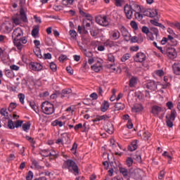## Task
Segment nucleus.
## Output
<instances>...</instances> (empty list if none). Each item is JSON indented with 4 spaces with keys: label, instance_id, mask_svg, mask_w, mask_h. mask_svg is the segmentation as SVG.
I'll list each match as a JSON object with an SVG mask.
<instances>
[{
    "label": "nucleus",
    "instance_id": "nucleus-1",
    "mask_svg": "<svg viewBox=\"0 0 180 180\" xmlns=\"http://www.w3.org/2000/svg\"><path fill=\"white\" fill-rule=\"evenodd\" d=\"M21 36H23V30H22L20 27L15 28L13 32L12 37L13 39L14 37V45L20 51L23 49V44H26V43H27L26 37H20Z\"/></svg>",
    "mask_w": 180,
    "mask_h": 180
},
{
    "label": "nucleus",
    "instance_id": "nucleus-2",
    "mask_svg": "<svg viewBox=\"0 0 180 180\" xmlns=\"http://www.w3.org/2000/svg\"><path fill=\"white\" fill-rule=\"evenodd\" d=\"M63 169H68L70 172H75V174H79V171L78 169V166L77 165V163L72 160H68L64 162V163L62 165Z\"/></svg>",
    "mask_w": 180,
    "mask_h": 180
},
{
    "label": "nucleus",
    "instance_id": "nucleus-3",
    "mask_svg": "<svg viewBox=\"0 0 180 180\" xmlns=\"http://www.w3.org/2000/svg\"><path fill=\"white\" fill-rule=\"evenodd\" d=\"M41 110L44 115H53L54 113V105L49 101H44L41 105Z\"/></svg>",
    "mask_w": 180,
    "mask_h": 180
},
{
    "label": "nucleus",
    "instance_id": "nucleus-4",
    "mask_svg": "<svg viewBox=\"0 0 180 180\" xmlns=\"http://www.w3.org/2000/svg\"><path fill=\"white\" fill-rule=\"evenodd\" d=\"M129 178H132L135 180L143 179V175H144V172L141 169H135L133 172H129Z\"/></svg>",
    "mask_w": 180,
    "mask_h": 180
},
{
    "label": "nucleus",
    "instance_id": "nucleus-5",
    "mask_svg": "<svg viewBox=\"0 0 180 180\" xmlns=\"http://www.w3.org/2000/svg\"><path fill=\"white\" fill-rule=\"evenodd\" d=\"M158 84L160 82H155L154 80H149L146 84H143V88L149 89V91H157Z\"/></svg>",
    "mask_w": 180,
    "mask_h": 180
},
{
    "label": "nucleus",
    "instance_id": "nucleus-6",
    "mask_svg": "<svg viewBox=\"0 0 180 180\" xmlns=\"http://www.w3.org/2000/svg\"><path fill=\"white\" fill-rule=\"evenodd\" d=\"M95 20L100 26H109V21H108V17L106 15L103 17H102V15L96 16Z\"/></svg>",
    "mask_w": 180,
    "mask_h": 180
},
{
    "label": "nucleus",
    "instance_id": "nucleus-7",
    "mask_svg": "<svg viewBox=\"0 0 180 180\" xmlns=\"http://www.w3.org/2000/svg\"><path fill=\"white\" fill-rule=\"evenodd\" d=\"M134 60L136 63H144V61L147 60V56H146L144 53L139 52L134 57Z\"/></svg>",
    "mask_w": 180,
    "mask_h": 180
},
{
    "label": "nucleus",
    "instance_id": "nucleus-8",
    "mask_svg": "<svg viewBox=\"0 0 180 180\" xmlns=\"http://www.w3.org/2000/svg\"><path fill=\"white\" fill-rule=\"evenodd\" d=\"M166 55L172 60H174V58H176V56H178V53H176L175 48L169 47L166 48Z\"/></svg>",
    "mask_w": 180,
    "mask_h": 180
},
{
    "label": "nucleus",
    "instance_id": "nucleus-9",
    "mask_svg": "<svg viewBox=\"0 0 180 180\" xmlns=\"http://www.w3.org/2000/svg\"><path fill=\"white\" fill-rule=\"evenodd\" d=\"M124 12L127 16V19H131L133 18V12L134 11L129 6V4H125Z\"/></svg>",
    "mask_w": 180,
    "mask_h": 180
},
{
    "label": "nucleus",
    "instance_id": "nucleus-10",
    "mask_svg": "<svg viewBox=\"0 0 180 180\" xmlns=\"http://www.w3.org/2000/svg\"><path fill=\"white\" fill-rule=\"evenodd\" d=\"M29 65L32 71H41V70H43V66L39 63L31 62Z\"/></svg>",
    "mask_w": 180,
    "mask_h": 180
},
{
    "label": "nucleus",
    "instance_id": "nucleus-11",
    "mask_svg": "<svg viewBox=\"0 0 180 180\" xmlns=\"http://www.w3.org/2000/svg\"><path fill=\"white\" fill-rule=\"evenodd\" d=\"M129 6L135 13L141 12V8L140 7V6L139 4H136V3L134 1H130Z\"/></svg>",
    "mask_w": 180,
    "mask_h": 180
},
{
    "label": "nucleus",
    "instance_id": "nucleus-12",
    "mask_svg": "<svg viewBox=\"0 0 180 180\" xmlns=\"http://www.w3.org/2000/svg\"><path fill=\"white\" fill-rule=\"evenodd\" d=\"M161 112H162V108L161 107L158 106V105H153L152 107L151 113H153V115L155 117H158V115H160V113H161Z\"/></svg>",
    "mask_w": 180,
    "mask_h": 180
},
{
    "label": "nucleus",
    "instance_id": "nucleus-13",
    "mask_svg": "<svg viewBox=\"0 0 180 180\" xmlns=\"http://www.w3.org/2000/svg\"><path fill=\"white\" fill-rule=\"evenodd\" d=\"M172 70H173V72H174V74H175V75H180V63H174L172 65Z\"/></svg>",
    "mask_w": 180,
    "mask_h": 180
},
{
    "label": "nucleus",
    "instance_id": "nucleus-14",
    "mask_svg": "<svg viewBox=\"0 0 180 180\" xmlns=\"http://www.w3.org/2000/svg\"><path fill=\"white\" fill-rule=\"evenodd\" d=\"M20 19L24 23H27V16L26 15V13H25V9L23 8L20 10Z\"/></svg>",
    "mask_w": 180,
    "mask_h": 180
},
{
    "label": "nucleus",
    "instance_id": "nucleus-15",
    "mask_svg": "<svg viewBox=\"0 0 180 180\" xmlns=\"http://www.w3.org/2000/svg\"><path fill=\"white\" fill-rule=\"evenodd\" d=\"M120 32L123 37H131V35L129 33V31H127V29H126L124 26L121 27Z\"/></svg>",
    "mask_w": 180,
    "mask_h": 180
},
{
    "label": "nucleus",
    "instance_id": "nucleus-16",
    "mask_svg": "<svg viewBox=\"0 0 180 180\" xmlns=\"http://www.w3.org/2000/svg\"><path fill=\"white\" fill-rule=\"evenodd\" d=\"M72 94V90L71 89H65L62 90L61 94H59L60 98H65V95H70Z\"/></svg>",
    "mask_w": 180,
    "mask_h": 180
},
{
    "label": "nucleus",
    "instance_id": "nucleus-17",
    "mask_svg": "<svg viewBox=\"0 0 180 180\" xmlns=\"http://www.w3.org/2000/svg\"><path fill=\"white\" fill-rule=\"evenodd\" d=\"M79 13L81 15V16H83L84 18H87V20H90V22H91L92 23V15L84 12L81 8H79Z\"/></svg>",
    "mask_w": 180,
    "mask_h": 180
},
{
    "label": "nucleus",
    "instance_id": "nucleus-18",
    "mask_svg": "<svg viewBox=\"0 0 180 180\" xmlns=\"http://www.w3.org/2000/svg\"><path fill=\"white\" fill-rule=\"evenodd\" d=\"M91 36L96 39L98 34H99V29L96 28V27H93L90 30Z\"/></svg>",
    "mask_w": 180,
    "mask_h": 180
},
{
    "label": "nucleus",
    "instance_id": "nucleus-19",
    "mask_svg": "<svg viewBox=\"0 0 180 180\" xmlns=\"http://www.w3.org/2000/svg\"><path fill=\"white\" fill-rule=\"evenodd\" d=\"M129 151H135L137 150V140H134L131 142V145L128 146Z\"/></svg>",
    "mask_w": 180,
    "mask_h": 180
},
{
    "label": "nucleus",
    "instance_id": "nucleus-20",
    "mask_svg": "<svg viewBox=\"0 0 180 180\" xmlns=\"http://www.w3.org/2000/svg\"><path fill=\"white\" fill-rule=\"evenodd\" d=\"M105 130L109 134H113V124L112 123H108L105 127Z\"/></svg>",
    "mask_w": 180,
    "mask_h": 180
},
{
    "label": "nucleus",
    "instance_id": "nucleus-21",
    "mask_svg": "<svg viewBox=\"0 0 180 180\" xmlns=\"http://www.w3.org/2000/svg\"><path fill=\"white\" fill-rule=\"evenodd\" d=\"M98 64H95L94 65H91V70H93V71H94L95 72H99V71H101V70H102V64L99 63V61H98Z\"/></svg>",
    "mask_w": 180,
    "mask_h": 180
},
{
    "label": "nucleus",
    "instance_id": "nucleus-22",
    "mask_svg": "<svg viewBox=\"0 0 180 180\" xmlns=\"http://www.w3.org/2000/svg\"><path fill=\"white\" fill-rule=\"evenodd\" d=\"M109 106H110L109 102H108L107 101H104L101 106V112H106L108 109H109Z\"/></svg>",
    "mask_w": 180,
    "mask_h": 180
},
{
    "label": "nucleus",
    "instance_id": "nucleus-23",
    "mask_svg": "<svg viewBox=\"0 0 180 180\" xmlns=\"http://www.w3.org/2000/svg\"><path fill=\"white\" fill-rule=\"evenodd\" d=\"M150 33L151 34H155L156 36V40L158 39V37L160 36L158 29L155 27H151L150 28Z\"/></svg>",
    "mask_w": 180,
    "mask_h": 180
},
{
    "label": "nucleus",
    "instance_id": "nucleus-24",
    "mask_svg": "<svg viewBox=\"0 0 180 180\" xmlns=\"http://www.w3.org/2000/svg\"><path fill=\"white\" fill-rule=\"evenodd\" d=\"M143 108L141 104H135L134 108H132L133 112H135V113H137L139 112H141L143 110Z\"/></svg>",
    "mask_w": 180,
    "mask_h": 180
},
{
    "label": "nucleus",
    "instance_id": "nucleus-25",
    "mask_svg": "<svg viewBox=\"0 0 180 180\" xmlns=\"http://www.w3.org/2000/svg\"><path fill=\"white\" fill-rule=\"evenodd\" d=\"M30 105L32 108V109H33V110H34V112L36 113H39L40 112V110L39 109V106H37V105H36V103H34V101H31L30 103Z\"/></svg>",
    "mask_w": 180,
    "mask_h": 180
},
{
    "label": "nucleus",
    "instance_id": "nucleus-26",
    "mask_svg": "<svg viewBox=\"0 0 180 180\" xmlns=\"http://www.w3.org/2000/svg\"><path fill=\"white\" fill-rule=\"evenodd\" d=\"M137 84V77H132L129 79V86L130 88H134V86Z\"/></svg>",
    "mask_w": 180,
    "mask_h": 180
},
{
    "label": "nucleus",
    "instance_id": "nucleus-27",
    "mask_svg": "<svg viewBox=\"0 0 180 180\" xmlns=\"http://www.w3.org/2000/svg\"><path fill=\"white\" fill-rule=\"evenodd\" d=\"M112 37L114 40H118V39H120V32L119 30H115L112 31Z\"/></svg>",
    "mask_w": 180,
    "mask_h": 180
},
{
    "label": "nucleus",
    "instance_id": "nucleus-28",
    "mask_svg": "<svg viewBox=\"0 0 180 180\" xmlns=\"http://www.w3.org/2000/svg\"><path fill=\"white\" fill-rule=\"evenodd\" d=\"M176 115V111L175 110H172L169 117H168V115H166V119L169 120H172L174 122V120H175Z\"/></svg>",
    "mask_w": 180,
    "mask_h": 180
},
{
    "label": "nucleus",
    "instance_id": "nucleus-29",
    "mask_svg": "<svg viewBox=\"0 0 180 180\" xmlns=\"http://www.w3.org/2000/svg\"><path fill=\"white\" fill-rule=\"evenodd\" d=\"M120 172L123 175L124 178L129 175V172L127 171V169L122 167H119Z\"/></svg>",
    "mask_w": 180,
    "mask_h": 180
},
{
    "label": "nucleus",
    "instance_id": "nucleus-30",
    "mask_svg": "<svg viewBox=\"0 0 180 180\" xmlns=\"http://www.w3.org/2000/svg\"><path fill=\"white\" fill-rule=\"evenodd\" d=\"M124 109V104L122 103H116L115 105V110H123Z\"/></svg>",
    "mask_w": 180,
    "mask_h": 180
},
{
    "label": "nucleus",
    "instance_id": "nucleus-31",
    "mask_svg": "<svg viewBox=\"0 0 180 180\" xmlns=\"http://www.w3.org/2000/svg\"><path fill=\"white\" fill-rule=\"evenodd\" d=\"M150 136H151V134H150V132L145 131L142 134L141 139H142V140H144V141H148V139H150Z\"/></svg>",
    "mask_w": 180,
    "mask_h": 180
},
{
    "label": "nucleus",
    "instance_id": "nucleus-32",
    "mask_svg": "<svg viewBox=\"0 0 180 180\" xmlns=\"http://www.w3.org/2000/svg\"><path fill=\"white\" fill-rule=\"evenodd\" d=\"M45 43L46 46H49L50 47H54V42H53V39L50 37H47L45 39Z\"/></svg>",
    "mask_w": 180,
    "mask_h": 180
},
{
    "label": "nucleus",
    "instance_id": "nucleus-33",
    "mask_svg": "<svg viewBox=\"0 0 180 180\" xmlns=\"http://www.w3.org/2000/svg\"><path fill=\"white\" fill-rule=\"evenodd\" d=\"M30 126H32V124H30V122L22 124V130H24V131H27V130H30Z\"/></svg>",
    "mask_w": 180,
    "mask_h": 180
},
{
    "label": "nucleus",
    "instance_id": "nucleus-34",
    "mask_svg": "<svg viewBox=\"0 0 180 180\" xmlns=\"http://www.w3.org/2000/svg\"><path fill=\"white\" fill-rule=\"evenodd\" d=\"M32 165L37 169H43V168H44V167L41 166L40 164H39V162L36 160H32Z\"/></svg>",
    "mask_w": 180,
    "mask_h": 180
},
{
    "label": "nucleus",
    "instance_id": "nucleus-35",
    "mask_svg": "<svg viewBox=\"0 0 180 180\" xmlns=\"http://www.w3.org/2000/svg\"><path fill=\"white\" fill-rule=\"evenodd\" d=\"M104 46H105V47H110V48L114 47L115 41L107 40L106 41L104 42Z\"/></svg>",
    "mask_w": 180,
    "mask_h": 180
},
{
    "label": "nucleus",
    "instance_id": "nucleus-36",
    "mask_svg": "<svg viewBox=\"0 0 180 180\" xmlns=\"http://www.w3.org/2000/svg\"><path fill=\"white\" fill-rule=\"evenodd\" d=\"M34 53L38 58H42L43 56L41 55V50L40 49V47H37L36 51H34Z\"/></svg>",
    "mask_w": 180,
    "mask_h": 180
},
{
    "label": "nucleus",
    "instance_id": "nucleus-37",
    "mask_svg": "<svg viewBox=\"0 0 180 180\" xmlns=\"http://www.w3.org/2000/svg\"><path fill=\"white\" fill-rule=\"evenodd\" d=\"M8 127L10 129V130H13L15 129V122L11 119L8 121Z\"/></svg>",
    "mask_w": 180,
    "mask_h": 180
},
{
    "label": "nucleus",
    "instance_id": "nucleus-38",
    "mask_svg": "<svg viewBox=\"0 0 180 180\" xmlns=\"http://www.w3.org/2000/svg\"><path fill=\"white\" fill-rule=\"evenodd\" d=\"M25 139L26 140H27V141H30V143H31L32 147L34 148V144H36V141H34V139L32 138V136H26Z\"/></svg>",
    "mask_w": 180,
    "mask_h": 180
},
{
    "label": "nucleus",
    "instance_id": "nucleus-39",
    "mask_svg": "<svg viewBox=\"0 0 180 180\" xmlns=\"http://www.w3.org/2000/svg\"><path fill=\"white\" fill-rule=\"evenodd\" d=\"M18 104L16 103H11L8 107V112H13V109H16Z\"/></svg>",
    "mask_w": 180,
    "mask_h": 180
},
{
    "label": "nucleus",
    "instance_id": "nucleus-40",
    "mask_svg": "<svg viewBox=\"0 0 180 180\" xmlns=\"http://www.w3.org/2000/svg\"><path fill=\"white\" fill-rule=\"evenodd\" d=\"M39 26H37L36 27L33 28L32 31V36H33V37H36V36H37V34H39Z\"/></svg>",
    "mask_w": 180,
    "mask_h": 180
},
{
    "label": "nucleus",
    "instance_id": "nucleus-41",
    "mask_svg": "<svg viewBox=\"0 0 180 180\" xmlns=\"http://www.w3.org/2000/svg\"><path fill=\"white\" fill-rule=\"evenodd\" d=\"M130 25L134 30H139V25H137V22H136V21H131Z\"/></svg>",
    "mask_w": 180,
    "mask_h": 180
},
{
    "label": "nucleus",
    "instance_id": "nucleus-42",
    "mask_svg": "<svg viewBox=\"0 0 180 180\" xmlns=\"http://www.w3.org/2000/svg\"><path fill=\"white\" fill-rule=\"evenodd\" d=\"M22 124H23L22 120H17L14 122V125L16 129H19V127H22Z\"/></svg>",
    "mask_w": 180,
    "mask_h": 180
},
{
    "label": "nucleus",
    "instance_id": "nucleus-43",
    "mask_svg": "<svg viewBox=\"0 0 180 180\" xmlns=\"http://www.w3.org/2000/svg\"><path fill=\"white\" fill-rule=\"evenodd\" d=\"M129 58H130V53H125L121 58V61L122 63H124L125 61H127V60H129Z\"/></svg>",
    "mask_w": 180,
    "mask_h": 180
},
{
    "label": "nucleus",
    "instance_id": "nucleus-44",
    "mask_svg": "<svg viewBox=\"0 0 180 180\" xmlns=\"http://www.w3.org/2000/svg\"><path fill=\"white\" fill-rule=\"evenodd\" d=\"M158 15V10L154 9L150 11V18H155Z\"/></svg>",
    "mask_w": 180,
    "mask_h": 180
},
{
    "label": "nucleus",
    "instance_id": "nucleus-45",
    "mask_svg": "<svg viewBox=\"0 0 180 180\" xmlns=\"http://www.w3.org/2000/svg\"><path fill=\"white\" fill-rule=\"evenodd\" d=\"M61 136H63V139H58L56 140V144H60V143H63V141H64V137H67L68 139H69L68 137V134H61Z\"/></svg>",
    "mask_w": 180,
    "mask_h": 180
},
{
    "label": "nucleus",
    "instance_id": "nucleus-46",
    "mask_svg": "<svg viewBox=\"0 0 180 180\" xmlns=\"http://www.w3.org/2000/svg\"><path fill=\"white\" fill-rule=\"evenodd\" d=\"M69 33L72 39H77V32L75 30H70Z\"/></svg>",
    "mask_w": 180,
    "mask_h": 180
},
{
    "label": "nucleus",
    "instance_id": "nucleus-47",
    "mask_svg": "<svg viewBox=\"0 0 180 180\" xmlns=\"http://www.w3.org/2000/svg\"><path fill=\"white\" fill-rule=\"evenodd\" d=\"M50 68L52 71H53V72H56V71H57V65H56L54 62H51L50 63Z\"/></svg>",
    "mask_w": 180,
    "mask_h": 180
},
{
    "label": "nucleus",
    "instance_id": "nucleus-48",
    "mask_svg": "<svg viewBox=\"0 0 180 180\" xmlns=\"http://www.w3.org/2000/svg\"><path fill=\"white\" fill-rule=\"evenodd\" d=\"M133 158L137 162H141V155H138V154H135V155H134Z\"/></svg>",
    "mask_w": 180,
    "mask_h": 180
},
{
    "label": "nucleus",
    "instance_id": "nucleus-49",
    "mask_svg": "<svg viewBox=\"0 0 180 180\" xmlns=\"http://www.w3.org/2000/svg\"><path fill=\"white\" fill-rule=\"evenodd\" d=\"M78 148V144L77 143H74L72 148L70 149L72 151L73 154H77V148Z\"/></svg>",
    "mask_w": 180,
    "mask_h": 180
},
{
    "label": "nucleus",
    "instance_id": "nucleus-50",
    "mask_svg": "<svg viewBox=\"0 0 180 180\" xmlns=\"http://www.w3.org/2000/svg\"><path fill=\"white\" fill-rule=\"evenodd\" d=\"M26 179L27 180H32L33 179V172L32 171H29L27 176H26Z\"/></svg>",
    "mask_w": 180,
    "mask_h": 180
},
{
    "label": "nucleus",
    "instance_id": "nucleus-51",
    "mask_svg": "<svg viewBox=\"0 0 180 180\" xmlns=\"http://www.w3.org/2000/svg\"><path fill=\"white\" fill-rule=\"evenodd\" d=\"M18 98L20 99V102L23 105L25 103V96L23 94H19Z\"/></svg>",
    "mask_w": 180,
    "mask_h": 180
},
{
    "label": "nucleus",
    "instance_id": "nucleus-52",
    "mask_svg": "<svg viewBox=\"0 0 180 180\" xmlns=\"http://www.w3.org/2000/svg\"><path fill=\"white\" fill-rule=\"evenodd\" d=\"M98 119L97 120H106V119H109V116L104 115H97Z\"/></svg>",
    "mask_w": 180,
    "mask_h": 180
},
{
    "label": "nucleus",
    "instance_id": "nucleus-53",
    "mask_svg": "<svg viewBox=\"0 0 180 180\" xmlns=\"http://www.w3.org/2000/svg\"><path fill=\"white\" fill-rule=\"evenodd\" d=\"M142 32L145 34H148V33H150V29L147 26H143L142 27Z\"/></svg>",
    "mask_w": 180,
    "mask_h": 180
},
{
    "label": "nucleus",
    "instance_id": "nucleus-54",
    "mask_svg": "<svg viewBox=\"0 0 180 180\" xmlns=\"http://www.w3.org/2000/svg\"><path fill=\"white\" fill-rule=\"evenodd\" d=\"M43 154H41L42 157H49V153H50L49 150L45 149L42 150Z\"/></svg>",
    "mask_w": 180,
    "mask_h": 180
},
{
    "label": "nucleus",
    "instance_id": "nucleus-55",
    "mask_svg": "<svg viewBox=\"0 0 180 180\" xmlns=\"http://www.w3.org/2000/svg\"><path fill=\"white\" fill-rule=\"evenodd\" d=\"M108 60L110 63H115V56L112 53H110L108 54Z\"/></svg>",
    "mask_w": 180,
    "mask_h": 180
},
{
    "label": "nucleus",
    "instance_id": "nucleus-56",
    "mask_svg": "<svg viewBox=\"0 0 180 180\" xmlns=\"http://www.w3.org/2000/svg\"><path fill=\"white\" fill-rule=\"evenodd\" d=\"M127 167H130L131 165H133V158H127Z\"/></svg>",
    "mask_w": 180,
    "mask_h": 180
},
{
    "label": "nucleus",
    "instance_id": "nucleus-57",
    "mask_svg": "<svg viewBox=\"0 0 180 180\" xmlns=\"http://www.w3.org/2000/svg\"><path fill=\"white\" fill-rule=\"evenodd\" d=\"M58 60H59V61L60 63H64V61H65V60H67V56H65V55H60L59 56Z\"/></svg>",
    "mask_w": 180,
    "mask_h": 180
},
{
    "label": "nucleus",
    "instance_id": "nucleus-58",
    "mask_svg": "<svg viewBox=\"0 0 180 180\" xmlns=\"http://www.w3.org/2000/svg\"><path fill=\"white\" fill-rule=\"evenodd\" d=\"M49 160H54L56 158V152L52 151L49 153Z\"/></svg>",
    "mask_w": 180,
    "mask_h": 180
},
{
    "label": "nucleus",
    "instance_id": "nucleus-59",
    "mask_svg": "<svg viewBox=\"0 0 180 180\" xmlns=\"http://www.w3.org/2000/svg\"><path fill=\"white\" fill-rule=\"evenodd\" d=\"M171 120H172L167 119L166 123H167V127H173L174 123Z\"/></svg>",
    "mask_w": 180,
    "mask_h": 180
},
{
    "label": "nucleus",
    "instance_id": "nucleus-60",
    "mask_svg": "<svg viewBox=\"0 0 180 180\" xmlns=\"http://www.w3.org/2000/svg\"><path fill=\"white\" fill-rule=\"evenodd\" d=\"M166 106H167L168 109L171 110L172 109V108H174V103H172V101H168L166 103Z\"/></svg>",
    "mask_w": 180,
    "mask_h": 180
},
{
    "label": "nucleus",
    "instance_id": "nucleus-61",
    "mask_svg": "<svg viewBox=\"0 0 180 180\" xmlns=\"http://www.w3.org/2000/svg\"><path fill=\"white\" fill-rule=\"evenodd\" d=\"M130 41L131 43H139V39L137 37L134 36L130 39Z\"/></svg>",
    "mask_w": 180,
    "mask_h": 180
},
{
    "label": "nucleus",
    "instance_id": "nucleus-62",
    "mask_svg": "<svg viewBox=\"0 0 180 180\" xmlns=\"http://www.w3.org/2000/svg\"><path fill=\"white\" fill-rule=\"evenodd\" d=\"M13 22L15 25H20V20L18 18H13Z\"/></svg>",
    "mask_w": 180,
    "mask_h": 180
},
{
    "label": "nucleus",
    "instance_id": "nucleus-63",
    "mask_svg": "<svg viewBox=\"0 0 180 180\" xmlns=\"http://www.w3.org/2000/svg\"><path fill=\"white\" fill-rule=\"evenodd\" d=\"M90 98H91L93 101H96V99H98V94L96 93H92L90 95Z\"/></svg>",
    "mask_w": 180,
    "mask_h": 180
},
{
    "label": "nucleus",
    "instance_id": "nucleus-64",
    "mask_svg": "<svg viewBox=\"0 0 180 180\" xmlns=\"http://www.w3.org/2000/svg\"><path fill=\"white\" fill-rule=\"evenodd\" d=\"M156 75H158V77H162L164 75V70H159L156 71Z\"/></svg>",
    "mask_w": 180,
    "mask_h": 180
}]
</instances>
